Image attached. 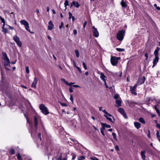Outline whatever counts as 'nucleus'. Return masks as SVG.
I'll list each match as a JSON object with an SVG mask.
<instances>
[{
  "instance_id": "nucleus-24",
  "label": "nucleus",
  "mask_w": 160,
  "mask_h": 160,
  "mask_svg": "<svg viewBox=\"0 0 160 160\" xmlns=\"http://www.w3.org/2000/svg\"><path fill=\"white\" fill-rule=\"evenodd\" d=\"M118 111L121 114L123 113L124 112H125L124 109L122 108H119L118 109Z\"/></svg>"
},
{
  "instance_id": "nucleus-41",
  "label": "nucleus",
  "mask_w": 160,
  "mask_h": 160,
  "mask_svg": "<svg viewBox=\"0 0 160 160\" xmlns=\"http://www.w3.org/2000/svg\"><path fill=\"white\" fill-rule=\"evenodd\" d=\"M38 139H39L40 141L42 140V138L41 137V133H39L38 134Z\"/></svg>"
},
{
  "instance_id": "nucleus-59",
  "label": "nucleus",
  "mask_w": 160,
  "mask_h": 160,
  "mask_svg": "<svg viewBox=\"0 0 160 160\" xmlns=\"http://www.w3.org/2000/svg\"><path fill=\"white\" fill-rule=\"evenodd\" d=\"M118 95H115L114 96V98L115 99H118Z\"/></svg>"
},
{
  "instance_id": "nucleus-34",
  "label": "nucleus",
  "mask_w": 160,
  "mask_h": 160,
  "mask_svg": "<svg viewBox=\"0 0 160 160\" xmlns=\"http://www.w3.org/2000/svg\"><path fill=\"white\" fill-rule=\"evenodd\" d=\"M104 116L105 117V118H106L109 121L112 122V123H114V122H113L112 121V119H111V118H109V117H108L107 115H104Z\"/></svg>"
},
{
  "instance_id": "nucleus-25",
  "label": "nucleus",
  "mask_w": 160,
  "mask_h": 160,
  "mask_svg": "<svg viewBox=\"0 0 160 160\" xmlns=\"http://www.w3.org/2000/svg\"><path fill=\"white\" fill-rule=\"evenodd\" d=\"M139 121L140 122L143 124H145V122L142 118L141 117L139 118Z\"/></svg>"
},
{
  "instance_id": "nucleus-51",
  "label": "nucleus",
  "mask_w": 160,
  "mask_h": 160,
  "mask_svg": "<svg viewBox=\"0 0 160 160\" xmlns=\"http://www.w3.org/2000/svg\"><path fill=\"white\" fill-rule=\"evenodd\" d=\"M64 26V23L63 22H61V25H60L59 27L60 29H61Z\"/></svg>"
},
{
  "instance_id": "nucleus-64",
  "label": "nucleus",
  "mask_w": 160,
  "mask_h": 160,
  "mask_svg": "<svg viewBox=\"0 0 160 160\" xmlns=\"http://www.w3.org/2000/svg\"><path fill=\"white\" fill-rule=\"evenodd\" d=\"M21 86L23 88H24L25 89H27V87L25 86H24V85H21Z\"/></svg>"
},
{
  "instance_id": "nucleus-45",
  "label": "nucleus",
  "mask_w": 160,
  "mask_h": 160,
  "mask_svg": "<svg viewBox=\"0 0 160 160\" xmlns=\"http://www.w3.org/2000/svg\"><path fill=\"white\" fill-rule=\"evenodd\" d=\"M61 80L62 81L64 82V83H65L66 84H67V83H68V82L66 81L65 79L64 78H61Z\"/></svg>"
},
{
  "instance_id": "nucleus-35",
  "label": "nucleus",
  "mask_w": 160,
  "mask_h": 160,
  "mask_svg": "<svg viewBox=\"0 0 160 160\" xmlns=\"http://www.w3.org/2000/svg\"><path fill=\"white\" fill-rule=\"evenodd\" d=\"M116 50L119 52H122L123 51H124L125 50L123 48H117L116 49Z\"/></svg>"
},
{
  "instance_id": "nucleus-53",
  "label": "nucleus",
  "mask_w": 160,
  "mask_h": 160,
  "mask_svg": "<svg viewBox=\"0 0 160 160\" xmlns=\"http://www.w3.org/2000/svg\"><path fill=\"white\" fill-rule=\"evenodd\" d=\"M74 84V83H73V82H70V83H68H68H67V85H68L69 86H71L72 85V84Z\"/></svg>"
},
{
  "instance_id": "nucleus-61",
  "label": "nucleus",
  "mask_w": 160,
  "mask_h": 160,
  "mask_svg": "<svg viewBox=\"0 0 160 160\" xmlns=\"http://www.w3.org/2000/svg\"><path fill=\"white\" fill-rule=\"evenodd\" d=\"M61 105L63 106H67V104L65 103H61Z\"/></svg>"
},
{
  "instance_id": "nucleus-27",
  "label": "nucleus",
  "mask_w": 160,
  "mask_h": 160,
  "mask_svg": "<svg viewBox=\"0 0 160 160\" xmlns=\"http://www.w3.org/2000/svg\"><path fill=\"white\" fill-rule=\"evenodd\" d=\"M64 4L65 5V7H66L67 6L69 5V2L67 0H66L64 3ZM67 9L66 7L65 10H66Z\"/></svg>"
},
{
  "instance_id": "nucleus-42",
  "label": "nucleus",
  "mask_w": 160,
  "mask_h": 160,
  "mask_svg": "<svg viewBox=\"0 0 160 160\" xmlns=\"http://www.w3.org/2000/svg\"><path fill=\"white\" fill-rule=\"evenodd\" d=\"M139 85H140L139 84V83L137 82V83L134 85V86L132 87V88L136 89V88Z\"/></svg>"
},
{
  "instance_id": "nucleus-16",
  "label": "nucleus",
  "mask_w": 160,
  "mask_h": 160,
  "mask_svg": "<svg viewBox=\"0 0 160 160\" xmlns=\"http://www.w3.org/2000/svg\"><path fill=\"white\" fill-rule=\"evenodd\" d=\"M34 127L36 129L38 128V118L36 116L34 117Z\"/></svg>"
},
{
  "instance_id": "nucleus-63",
  "label": "nucleus",
  "mask_w": 160,
  "mask_h": 160,
  "mask_svg": "<svg viewBox=\"0 0 160 160\" xmlns=\"http://www.w3.org/2000/svg\"><path fill=\"white\" fill-rule=\"evenodd\" d=\"M102 112L106 114H108V112L106 111L105 110H102Z\"/></svg>"
},
{
  "instance_id": "nucleus-31",
  "label": "nucleus",
  "mask_w": 160,
  "mask_h": 160,
  "mask_svg": "<svg viewBox=\"0 0 160 160\" xmlns=\"http://www.w3.org/2000/svg\"><path fill=\"white\" fill-rule=\"evenodd\" d=\"M125 119H128V117L127 115V114L125 112H124L123 113L121 114Z\"/></svg>"
},
{
  "instance_id": "nucleus-20",
  "label": "nucleus",
  "mask_w": 160,
  "mask_h": 160,
  "mask_svg": "<svg viewBox=\"0 0 160 160\" xmlns=\"http://www.w3.org/2000/svg\"><path fill=\"white\" fill-rule=\"evenodd\" d=\"M100 78L104 82H105L106 81V79L105 78H106V77L104 75L103 73L102 72L100 73Z\"/></svg>"
},
{
  "instance_id": "nucleus-57",
  "label": "nucleus",
  "mask_w": 160,
  "mask_h": 160,
  "mask_svg": "<svg viewBox=\"0 0 160 160\" xmlns=\"http://www.w3.org/2000/svg\"><path fill=\"white\" fill-rule=\"evenodd\" d=\"M145 56L146 58V60H147L148 58V53H146L145 54Z\"/></svg>"
},
{
  "instance_id": "nucleus-17",
  "label": "nucleus",
  "mask_w": 160,
  "mask_h": 160,
  "mask_svg": "<svg viewBox=\"0 0 160 160\" xmlns=\"http://www.w3.org/2000/svg\"><path fill=\"white\" fill-rule=\"evenodd\" d=\"M134 124L135 127L138 129H139L141 127V124L138 122H134Z\"/></svg>"
},
{
  "instance_id": "nucleus-23",
  "label": "nucleus",
  "mask_w": 160,
  "mask_h": 160,
  "mask_svg": "<svg viewBox=\"0 0 160 160\" xmlns=\"http://www.w3.org/2000/svg\"><path fill=\"white\" fill-rule=\"evenodd\" d=\"M13 39L16 42H18V41L20 40L19 38L18 37L17 35L14 36L13 37Z\"/></svg>"
},
{
  "instance_id": "nucleus-15",
  "label": "nucleus",
  "mask_w": 160,
  "mask_h": 160,
  "mask_svg": "<svg viewBox=\"0 0 160 160\" xmlns=\"http://www.w3.org/2000/svg\"><path fill=\"white\" fill-rule=\"evenodd\" d=\"M129 106L131 107H134L135 105L138 104L137 103L132 101H130L128 102Z\"/></svg>"
},
{
  "instance_id": "nucleus-1",
  "label": "nucleus",
  "mask_w": 160,
  "mask_h": 160,
  "mask_svg": "<svg viewBox=\"0 0 160 160\" xmlns=\"http://www.w3.org/2000/svg\"><path fill=\"white\" fill-rule=\"evenodd\" d=\"M160 50V48L158 47H157L156 49L155 50L154 52V54L155 57L153 59V65L152 68H153L156 65H157L158 62L159 58L158 57L159 53L158 52Z\"/></svg>"
},
{
  "instance_id": "nucleus-44",
  "label": "nucleus",
  "mask_w": 160,
  "mask_h": 160,
  "mask_svg": "<svg viewBox=\"0 0 160 160\" xmlns=\"http://www.w3.org/2000/svg\"><path fill=\"white\" fill-rule=\"evenodd\" d=\"M70 101L72 102V103H73V98L72 95V94H70Z\"/></svg>"
},
{
  "instance_id": "nucleus-43",
  "label": "nucleus",
  "mask_w": 160,
  "mask_h": 160,
  "mask_svg": "<svg viewBox=\"0 0 160 160\" xmlns=\"http://www.w3.org/2000/svg\"><path fill=\"white\" fill-rule=\"evenodd\" d=\"M0 18L1 22L3 23H5L4 18H2L1 17H0Z\"/></svg>"
},
{
  "instance_id": "nucleus-37",
  "label": "nucleus",
  "mask_w": 160,
  "mask_h": 160,
  "mask_svg": "<svg viewBox=\"0 0 160 160\" xmlns=\"http://www.w3.org/2000/svg\"><path fill=\"white\" fill-rule=\"evenodd\" d=\"M112 135L113 137V138H114V139L116 140H117V138H116V134L114 132H113L112 133Z\"/></svg>"
},
{
  "instance_id": "nucleus-6",
  "label": "nucleus",
  "mask_w": 160,
  "mask_h": 160,
  "mask_svg": "<svg viewBox=\"0 0 160 160\" xmlns=\"http://www.w3.org/2000/svg\"><path fill=\"white\" fill-rule=\"evenodd\" d=\"M92 32L93 36L96 38H97L99 35V32L97 28H95L94 26L92 27Z\"/></svg>"
},
{
  "instance_id": "nucleus-8",
  "label": "nucleus",
  "mask_w": 160,
  "mask_h": 160,
  "mask_svg": "<svg viewBox=\"0 0 160 160\" xmlns=\"http://www.w3.org/2000/svg\"><path fill=\"white\" fill-rule=\"evenodd\" d=\"M146 79V78L145 77H141L139 78L137 82L140 85L142 84L143 83Z\"/></svg>"
},
{
  "instance_id": "nucleus-52",
  "label": "nucleus",
  "mask_w": 160,
  "mask_h": 160,
  "mask_svg": "<svg viewBox=\"0 0 160 160\" xmlns=\"http://www.w3.org/2000/svg\"><path fill=\"white\" fill-rule=\"evenodd\" d=\"M79 158H80L81 159H82V160H84V159H85V157L83 156H80Z\"/></svg>"
},
{
  "instance_id": "nucleus-56",
  "label": "nucleus",
  "mask_w": 160,
  "mask_h": 160,
  "mask_svg": "<svg viewBox=\"0 0 160 160\" xmlns=\"http://www.w3.org/2000/svg\"><path fill=\"white\" fill-rule=\"evenodd\" d=\"M87 21H86L84 22L83 25V27L84 28H85L86 25H87Z\"/></svg>"
},
{
  "instance_id": "nucleus-22",
  "label": "nucleus",
  "mask_w": 160,
  "mask_h": 160,
  "mask_svg": "<svg viewBox=\"0 0 160 160\" xmlns=\"http://www.w3.org/2000/svg\"><path fill=\"white\" fill-rule=\"evenodd\" d=\"M115 102L116 104V107H118L121 106V102L120 100H116Z\"/></svg>"
},
{
  "instance_id": "nucleus-48",
  "label": "nucleus",
  "mask_w": 160,
  "mask_h": 160,
  "mask_svg": "<svg viewBox=\"0 0 160 160\" xmlns=\"http://www.w3.org/2000/svg\"><path fill=\"white\" fill-rule=\"evenodd\" d=\"M154 7H155L158 10H160V8L158 7H157V4H155L154 5Z\"/></svg>"
},
{
  "instance_id": "nucleus-21",
  "label": "nucleus",
  "mask_w": 160,
  "mask_h": 160,
  "mask_svg": "<svg viewBox=\"0 0 160 160\" xmlns=\"http://www.w3.org/2000/svg\"><path fill=\"white\" fill-rule=\"evenodd\" d=\"M121 4L122 7L125 8L127 6V5L126 3L124 2V0H122L121 2Z\"/></svg>"
},
{
  "instance_id": "nucleus-2",
  "label": "nucleus",
  "mask_w": 160,
  "mask_h": 160,
  "mask_svg": "<svg viewBox=\"0 0 160 160\" xmlns=\"http://www.w3.org/2000/svg\"><path fill=\"white\" fill-rule=\"evenodd\" d=\"M39 108L42 112L44 115H47L49 113L48 108L43 104H41L39 106Z\"/></svg>"
},
{
  "instance_id": "nucleus-28",
  "label": "nucleus",
  "mask_w": 160,
  "mask_h": 160,
  "mask_svg": "<svg viewBox=\"0 0 160 160\" xmlns=\"http://www.w3.org/2000/svg\"><path fill=\"white\" fill-rule=\"evenodd\" d=\"M2 31L5 33L8 32V29L7 28H5L4 27H2Z\"/></svg>"
},
{
  "instance_id": "nucleus-54",
  "label": "nucleus",
  "mask_w": 160,
  "mask_h": 160,
  "mask_svg": "<svg viewBox=\"0 0 160 160\" xmlns=\"http://www.w3.org/2000/svg\"><path fill=\"white\" fill-rule=\"evenodd\" d=\"M115 149H116V150L117 151H119V147L118 146V145H117L115 147Z\"/></svg>"
},
{
  "instance_id": "nucleus-47",
  "label": "nucleus",
  "mask_w": 160,
  "mask_h": 160,
  "mask_svg": "<svg viewBox=\"0 0 160 160\" xmlns=\"http://www.w3.org/2000/svg\"><path fill=\"white\" fill-rule=\"evenodd\" d=\"M75 68H77V69L78 70V71L80 72V73H81L82 71L79 67H77V66L76 67H75Z\"/></svg>"
},
{
  "instance_id": "nucleus-55",
  "label": "nucleus",
  "mask_w": 160,
  "mask_h": 160,
  "mask_svg": "<svg viewBox=\"0 0 160 160\" xmlns=\"http://www.w3.org/2000/svg\"><path fill=\"white\" fill-rule=\"evenodd\" d=\"M68 14L69 15V19H71L72 17V14L70 12H69L68 13Z\"/></svg>"
},
{
  "instance_id": "nucleus-11",
  "label": "nucleus",
  "mask_w": 160,
  "mask_h": 160,
  "mask_svg": "<svg viewBox=\"0 0 160 160\" xmlns=\"http://www.w3.org/2000/svg\"><path fill=\"white\" fill-rule=\"evenodd\" d=\"M54 26L52 23L51 20H50L48 22V30H52L54 28Z\"/></svg>"
},
{
  "instance_id": "nucleus-9",
  "label": "nucleus",
  "mask_w": 160,
  "mask_h": 160,
  "mask_svg": "<svg viewBox=\"0 0 160 160\" xmlns=\"http://www.w3.org/2000/svg\"><path fill=\"white\" fill-rule=\"evenodd\" d=\"M10 62L9 60L5 61L4 62V67L6 69L8 70H10V69L8 68L7 67H10Z\"/></svg>"
},
{
  "instance_id": "nucleus-33",
  "label": "nucleus",
  "mask_w": 160,
  "mask_h": 160,
  "mask_svg": "<svg viewBox=\"0 0 160 160\" xmlns=\"http://www.w3.org/2000/svg\"><path fill=\"white\" fill-rule=\"evenodd\" d=\"M90 159L91 160H99L98 158L94 156L90 157Z\"/></svg>"
},
{
  "instance_id": "nucleus-19",
  "label": "nucleus",
  "mask_w": 160,
  "mask_h": 160,
  "mask_svg": "<svg viewBox=\"0 0 160 160\" xmlns=\"http://www.w3.org/2000/svg\"><path fill=\"white\" fill-rule=\"evenodd\" d=\"M101 124L102 126L103 129H105V127L107 128H110L111 127V126L110 125L106 123H101Z\"/></svg>"
},
{
  "instance_id": "nucleus-10",
  "label": "nucleus",
  "mask_w": 160,
  "mask_h": 160,
  "mask_svg": "<svg viewBox=\"0 0 160 160\" xmlns=\"http://www.w3.org/2000/svg\"><path fill=\"white\" fill-rule=\"evenodd\" d=\"M73 6L77 8H78L80 6V4H79L78 2L73 1L71 3L70 7H71Z\"/></svg>"
},
{
  "instance_id": "nucleus-12",
  "label": "nucleus",
  "mask_w": 160,
  "mask_h": 160,
  "mask_svg": "<svg viewBox=\"0 0 160 160\" xmlns=\"http://www.w3.org/2000/svg\"><path fill=\"white\" fill-rule=\"evenodd\" d=\"M38 81L37 78L36 77L34 78V80L32 82L31 87L32 88H35L36 87V84L37 83Z\"/></svg>"
},
{
  "instance_id": "nucleus-14",
  "label": "nucleus",
  "mask_w": 160,
  "mask_h": 160,
  "mask_svg": "<svg viewBox=\"0 0 160 160\" xmlns=\"http://www.w3.org/2000/svg\"><path fill=\"white\" fill-rule=\"evenodd\" d=\"M2 58L4 60L7 61L9 60V58L8 57L7 53L5 52H2Z\"/></svg>"
},
{
  "instance_id": "nucleus-36",
  "label": "nucleus",
  "mask_w": 160,
  "mask_h": 160,
  "mask_svg": "<svg viewBox=\"0 0 160 160\" xmlns=\"http://www.w3.org/2000/svg\"><path fill=\"white\" fill-rule=\"evenodd\" d=\"M75 51L77 57V58H78L79 57V53L78 51V50L76 49L75 50Z\"/></svg>"
},
{
  "instance_id": "nucleus-18",
  "label": "nucleus",
  "mask_w": 160,
  "mask_h": 160,
  "mask_svg": "<svg viewBox=\"0 0 160 160\" xmlns=\"http://www.w3.org/2000/svg\"><path fill=\"white\" fill-rule=\"evenodd\" d=\"M145 151L144 150L143 151H142L141 152V154L142 157V159L143 160H146V156L145 155Z\"/></svg>"
},
{
  "instance_id": "nucleus-5",
  "label": "nucleus",
  "mask_w": 160,
  "mask_h": 160,
  "mask_svg": "<svg viewBox=\"0 0 160 160\" xmlns=\"http://www.w3.org/2000/svg\"><path fill=\"white\" fill-rule=\"evenodd\" d=\"M20 22L21 24L25 26L26 29L29 32L31 33H33L31 32L30 30L29 29V26L28 22L25 20H23L20 21Z\"/></svg>"
},
{
  "instance_id": "nucleus-46",
  "label": "nucleus",
  "mask_w": 160,
  "mask_h": 160,
  "mask_svg": "<svg viewBox=\"0 0 160 160\" xmlns=\"http://www.w3.org/2000/svg\"><path fill=\"white\" fill-rule=\"evenodd\" d=\"M156 136H157V137L158 138H160L159 137H160V136L159 135V132L158 131V130L157 131Z\"/></svg>"
},
{
  "instance_id": "nucleus-13",
  "label": "nucleus",
  "mask_w": 160,
  "mask_h": 160,
  "mask_svg": "<svg viewBox=\"0 0 160 160\" xmlns=\"http://www.w3.org/2000/svg\"><path fill=\"white\" fill-rule=\"evenodd\" d=\"M130 89L131 93L132 94L135 95H137V93L136 92V89L132 88V86H130Z\"/></svg>"
},
{
  "instance_id": "nucleus-49",
  "label": "nucleus",
  "mask_w": 160,
  "mask_h": 160,
  "mask_svg": "<svg viewBox=\"0 0 160 160\" xmlns=\"http://www.w3.org/2000/svg\"><path fill=\"white\" fill-rule=\"evenodd\" d=\"M104 129H102V128L101 129V133L102 134L103 136H105V134L104 133V131H103V130Z\"/></svg>"
},
{
  "instance_id": "nucleus-58",
  "label": "nucleus",
  "mask_w": 160,
  "mask_h": 160,
  "mask_svg": "<svg viewBox=\"0 0 160 160\" xmlns=\"http://www.w3.org/2000/svg\"><path fill=\"white\" fill-rule=\"evenodd\" d=\"M69 92H73V88H72V87H70L69 88Z\"/></svg>"
},
{
  "instance_id": "nucleus-40",
  "label": "nucleus",
  "mask_w": 160,
  "mask_h": 160,
  "mask_svg": "<svg viewBox=\"0 0 160 160\" xmlns=\"http://www.w3.org/2000/svg\"><path fill=\"white\" fill-rule=\"evenodd\" d=\"M26 70L27 73H28L29 72V70L28 66H27L26 67Z\"/></svg>"
},
{
  "instance_id": "nucleus-29",
  "label": "nucleus",
  "mask_w": 160,
  "mask_h": 160,
  "mask_svg": "<svg viewBox=\"0 0 160 160\" xmlns=\"http://www.w3.org/2000/svg\"><path fill=\"white\" fill-rule=\"evenodd\" d=\"M17 158L18 159V160H22V158L20 156L19 152H18V153L17 155Z\"/></svg>"
},
{
  "instance_id": "nucleus-7",
  "label": "nucleus",
  "mask_w": 160,
  "mask_h": 160,
  "mask_svg": "<svg viewBox=\"0 0 160 160\" xmlns=\"http://www.w3.org/2000/svg\"><path fill=\"white\" fill-rule=\"evenodd\" d=\"M54 159L56 160H66L67 159V156L62 158V154L60 153L58 154L57 156L54 158Z\"/></svg>"
},
{
  "instance_id": "nucleus-39",
  "label": "nucleus",
  "mask_w": 160,
  "mask_h": 160,
  "mask_svg": "<svg viewBox=\"0 0 160 160\" xmlns=\"http://www.w3.org/2000/svg\"><path fill=\"white\" fill-rule=\"evenodd\" d=\"M72 159L74 160L76 158V156L75 154L73 153H72Z\"/></svg>"
},
{
  "instance_id": "nucleus-62",
  "label": "nucleus",
  "mask_w": 160,
  "mask_h": 160,
  "mask_svg": "<svg viewBox=\"0 0 160 160\" xmlns=\"http://www.w3.org/2000/svg\"><path fill=\"white\" fill-rule=\"evenodd\" d=\"M147 152H148V153H152V150L151 149H149L148 150Z\"/></svg>"
},
{
  "instance_id": "nucleus-3",
  "label": "nucleus",
  "mask_w": 160,
  "mask_h": 160,
  "mask_svg": "<svg viewBox=\"0 0 160 160\" xmlns=\"http://www.w3.org/2000/svg\"><path fill=\"white\" fill-rule=\"evenodd\" d=\"M125 32L124 30L119 31L117 34V38L119 41H122Z\"/></svg>"
},
{
  "instance_id": "nucleus-50",
  "label": "nucleus",
  "mask_w": 160,
  "mask_h": 160,
  "mask_svg": "<svg viewBox=\"0 0 160 160\" xmlns=\"http://www.w3.org/2000/svg\"><path fill=\"white\" fill-rule=\"evenodd\" d=\"M71 60L72 62L73 63L74 66L75 67H76L77 66L76 65V63H75V62L74 60H73L72 58H71Z\"/></svg>"
},
{
  "instance_id": "nucleus-26",
  "label": "nucleus",
  "mask_w": 160,
  "mask_h": 160,
  "mask_svg": "<svg viewBox=\"0 0 160 160\" xmlns=\"http://www.w3.org/2000/svg\"><path fill=\"white\" fill-rule=\"evenodd\" d=\"M154 108L156 110L158 114V115L160 116V112L159 110L157 108V106H154Z\"/></svg>"
},
{
  "instance_id": "nucleus-60",
  "label": "nucleus",
  "mask_w": 160,
  "mask_h": 160,
  "mask_svg": "<svg viewBox=\"0 0 160 160\" xmlns=\"http://www.w3.org/2000/svg\"><path fill=\"white\" fill-rule=\"evenodd\" d=\"M77 33V32L76 29H74L73 30V34L74 35H76Z\"/></svg>"
},
{
  "instance_id": "nucleus-30",
  "label": "nucleus",
  "mask_w": 160,
  "mask_h": 160,
  "mask_svg": "<svg viewBox=\"0 0 160 160\" xmlns=\"http://www.w3.org/2000/svg\"><path fill=\"white\" fill-rule=\"evenodd\" d=\"M18 46L19 47H21L22 46V43L20 41V40L18 41V42H16Z\"/></svg>"
},
{
  "instance_id": "nucleus-32",
  "label": "nucleus",
  "mask_w": 160,
  "mask_h": 160,
  "mask_svg": "<svg viewBox=\"0 0 160 160\" xmlns=\"http://www.w3.org/2000/svg\"><path fill=\"white\" fill-rule=\"evenodd\" d=\"M10 152L12 155H13L15 154V151L14 149L12 148L10 150Z\"/></svg>"
},
{
  "instance_id": "nucleus-4",
  "label": "nucleus",
  "mask_w": 160,
  "mask_h": 160,
  "mask_svg": "<svg viewBox=\"0 0 160 160\" xmlns=\"http://www.w3.org/2000/svg\"><path fill=\"white\" fill-rule=\"evenodd\" d=\"M120 59V57H111L110 60L112 65L113 66L116 65L118 63V60Z\"/></svg>"
},
{
  "instance_id": "nucleus-38",
  "label": "nucleus",
  "mask_w": 160,
  "mask_h": 160,
  "mask_svg": "<svg viewBox=\"0 0 160 160\" xmlns=\"http://www.w3.org/2000/svg\"><path fill=\"white\" fill-rule=\"evenodd\" d=\"M82 62L83 66V67L85 69L87 70V68L86 66V63L84 62Z\"/></svg>"
}]
</instances>
